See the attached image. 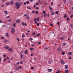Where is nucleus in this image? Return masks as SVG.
I'll list each match as a JSON object with an SVG mask.
<instances>
[{
    "mask_svg": "<svg viewBox=\"0 0 73 73\" xmlns=\"http://www.w3.org/2000/svg\"><path fill=\"white\" fill-rule=\"evenodd\" d=\"M66 72L68 73L69 72V71L68 70H65Z\"/></svg>",
    "mask_w": 73,
    "mask_h": 73,
    "instance_id": "f3484780",
    "label": "nucleus"
},
{
    "mask_svg": "<svg viewBox=\"0 0 73 73\" xmlns=\"http://www.w3.org/2000/svg\"><path fill=\"white\" fill-rule=\"evenodd\" d=\"M37 26H39V23H37Z\"/></svg>",
    "mask_w": 73,
    "mask_h": 73,
    "instance_id": "338daca9",
    "label": "nucleus"
},
{
    "mask_svg": "<svg viewBox=\"0 0 73 73\" xmlns=\"http://www.w3.org/2000/svg\"><path fill=\"white\" fill-rule=\"evenodd\" d=\"M2 7H4V5L3 4L1 5Z\"/></svg>",
    "mask_w": 73,
    "mask_h": 73,
    "instance_id": "72a5a7b5",
    "label": "nucleus"
},
{
    "mask_svg": "<svg viewBox=\"0 0 73 73\" xmlns=\"http://www.w3.org/2000/svg\"><path fill=\"white\" fill-rule=\"evenodd\" d=\"M20 63L21 64H23V61H21L20 62Z\"/></svg>",
    "mask_w": 73,
    "mask_h": 73,
    "instance_id": "58836bf2",
    "label": "nucleus"
},
{
    "mask_svg": "<svg viewBox=\"0 0 73 73\" xmlns=\"http://www.w3.org/2000/svg\"><path fill=\"white\" fill-rule=\"evenodd\" d=\"M69 55H71V54H72V52H70L69 53Z\"/></svg>",
    "mask_w": 73,
    "mask_h": 73,
    "instance_id": "a18cd8bd",
    "label": "nucleus"
},
{
    "mask_svg": "<svg viewBox=\"0 0 73 73\" xmlns=\"http://www.w3.org/2000/svg\"><path fill=\"white\" fill-rule=\"evenodd\" d=\"M64 17H67V16L66 15V14H65L64 16Z\"/></svg>",
    "mask_w": 73,
    "mask_h": 73,
    "instance_id": "c756f323",
    "label": "nucleus"
},
{
    "mask_svg": "<svg viewBox=\"0 0 73 73\" xmlns=\"http://www.w3.org/2000/svg\"><path fill=\"white\" fill-rule=\"evenodd\" d=\"M22 37H25V35H23L22 36Z\"/></svg>",
    "mask_w": 73,
    "mask_h": 73,
    "instance_id": "864d4df0",
    "label": "nucleus"
},
{
    "mask_svg": "<svg viewBox=\"0 0 73 73\" xmlns=\"http://www.w3.org/2000/svg\"><path fill=\"white\" fill-rule=\"evenodd\" d=\"M51 5H53V2H51Z\"/></svg>",
    "mask_w": 73,
    "mask_h": 73,
    "instance_id": "473e14b6",
    "label": "nucleus"
},
{
    "mask_svg": "<svg viewBox=\"0 0 73 73\" xmlns=\"http://www.w3.org/2000/svg\"><path fill=\"white\" fill-rule=\"evenodd\" d=\"M5 48H6V49H8V48H9V46H5Z\"/></svg>",
    "mask_w": 73,
    "mask_h": 73,
    "instance_id": "0eeeda50",
    "label": "nucleus"
},
{
    "mask_svg": "<svg viewBox=\"0 0 73 73\" xmlns=\"http://www.w3.org/2000/svg\"><path fill=\"white\" fill-rule=\"evenodd\" d=\"M32 12L33 13H35V12L34 11H32Z\"/></svg>",
    "mask_w": 73,
    "mask_h": 73,
    "instance_id": "79ce46f5",
    "label": "nucleus"
},
{
    "mask_svg": "<svg viewBox=\"0 0 73 73\" xmlns=\"http://www.w3.org/2000/svg\"><path fill=\"white\" fill-rule=\"evenodd\" d=\"M57 24H58V25H60V22H58L57 23Z\"/></svg>",
    "mask_w": 73,
    "mask_h": 73,
    "instance_id": "c9c22d12",
    "label": "nucleus"
},
{
    "mask_svg": "<svg viewBox=\"0 0 73 73\" xmlns=\"http://www.w3.org/2000/svg\"><path fill=\"white\" fill-rule=\"evenodd\" d=\"M13 27H16V23H14L13 24Z\"/></svg>",
    "mask_w": 73,
    "mask_h": 73,
    "instance_id": "9b49d317",
    "label": "nucleus"
},
{
    "mask_svg": "<svg viewBox=\"0 0 73 73\" xmlns=\"http://www.w3.org/2000/svg\"><path fill=\"white\" fill-rule=\"evenodd\" d=\"M8 22H9L10 21H11L12 20H11V19H9V20H8Z\"/></svg>",
    "mask_w": 73,
    "mask_h": 73,
    "instance_id": "a19ab883",
    "label": "nucleus"
},
{
    "mask_svg": "<svg viewBox=\"0 0 73 73\" xmlns=\"http://www.w3.org/2000/svg\"><path fill=\"white\" fill-rule=\"evenodd\" d=\"M4 37L2 36V37H1V39H4Z\"/></svg>",
    "mask_w": 73,
    "mask_h": 73,
    "instance_id": "de8ad7c7",
    "label": "nucleus"
},
{
    "mask_svg": "<svg viewBox=\"0 0 73 73\" xmlns=\"http://www.w3.org/2000/svg\"><path fill=\"white\" fill-rule=\"evenodd\" d=\"M2 1L3 2H5V0H2Z\"/></svg>",
    "mask_w": 73,
    "mask_h": 73,
    "instance_id": "774afa93",
    "label": "nucleus"
},
{
    "mask_svg": "<svg viewBox=\"0 0 73 73\" xmlns=\"http://www.w3.org/2000/svg\"><path fill=\"white\" fill-rule=\"evenodd\" d=\"M48 72H52V69H48Z\"/></svg>",
    "mask_w": 73,
    "mask_h": 73,
    "instance_id": "1a4fd4ad",
    "label": "nucleus"
},
{
    "mask_svg": "<svg viewBox=\"0 0 73 73\" xmlns=\"http://www.w3.org/2000/svg\"><path fill=\"white\" fill-rule=\"evenodd\" d=\"M26 3H27V4H29V1H26Z\"/></svg>",
    "mask_w": 73,
    "mask_h": 73,
    "instance_id": "680f3d73",
    "label": "nucleus"
},
{
    "mask_svg": "<svg viewBox=\"0 0 73 73\" xmlns=\"http://www.w3.org/2000/svg\"><path fill=\"white\" fill-rule=\"evenodd\" d=\"M37 36H40V33H38L37 35Z\"/></svg>",
    "mask_w": 73,
    "mask_h": 73,
    "instance_id": "09e8293b",
    "label": "nucleus"
},
{
    "mask_svg": "<svg viewBox=\"0 0 73 73\" xmlns=\"http://www.w3.org/2000/svg\"><path fill=\"white\" fill-rule=\"evenodd\" d=\"M58 50L59 52H60V51H61V48H60V47L58 48Z\"/></svg>",
    "mask_w": 73,
    "mask_h": 73,
    "instance_id": "39448f33",
    "label": "nucleus"
},
{
    "mask_svg": "<svg viewBox=\"0 0 73 73\" xmlns=\"http://www.w3.org/2000/svg\"><path fill=\"white\" fill-rule=\"evenodd\" d=\"M45 50H46L48 49V47H47V46L45 47Z\"/></svg>",
    "mask_w": 73,
    "mask_h": 73,
    "instance_id": "b1692460",
    "label": "nucleus"
},
{
    "mask_svg": "<svg viewBox=\"0 0 73 73\" xmlns=\"http://www.w3.org/2000/svg\"><path fill=\"white\" fill-rule=\"evenodd\" d=\"M49 64H51V63H52V62H50V61H49Z\"/></svg>",
    "mask_w": 73,
    "mask_h": 73,
    "instance_id": "603ef678",
    "label": "nucleus"
},
{
    "mask_svg": "<svg viewBox=\"0 0 73 73\" xmlns=\"http://www.w3.org/2000/svg\"><path fill=\"white\" fill-rule=\"evenodd\" d=\"M70 27H73V25H72V24H70Z\"/></svg>",
    "mask_w": 73,
    "mask_h": 73,
    "instance_id": "5fc2aeb1",
    "label": "nucleus"
},
{
    "mask_svg": "<svg viewBox=\"0 0 73 73\" xmlns=\"http://www.w3.org/2000/svg\"><path fill=\"white\" fill-rule=\"evenodd\" d=\"M36 35V33H33L32 34V35Z\"/></svg>",
    "mask_w": 73,
    "mask_h": 73,
    "instance_id": "4be33fe9",
    "label": "nucleus"
},
{
    "mask_svg": "<svg viewBox=\"0 0 73 73\" xmlns=\"http://www.w3.org/2000/svg\"><path fill=\"white\" fill-rule=\"evenodd\" d=\"M62 55H64V54H65V52H62Z\"/></svg>",
    "mask_w": 73,
    "mask_h": 73,
    "instance_id": "4c0bfd02",
    "label": "nucleus"
},
{
    "mask_svg": "<svg viewBox=\"0 0 73 73\" xmlns=\"http://www.w3.org/2000/svg\"><path fill=\"white\" fill-rule=\"evenodd\" d=\"M23 2H21V3H19V7H20V5H22V4H23Z\"/></svg>",
    "mask_w": 73,
    "mask_h": 73,
    "instance_id": "20e7f679",
    "label": "nucleus"
},
{
    "mask_svg": "<svg viewBox=\"0 0 73 73\" xmlns=\"http://www.w3.org/2000/svg\"><path fill=\"white\" fill-rule=\"evenodd\" d=\"M30 40H33V38H31L30 39Z\"/></svg>",
    "mask_w": 73,
    "mask_h": 73,
    "instance_id": "37998d69",
    "label": "nucleus"
},
{
    "mask_svg": "<svg viewBox=\"0 0 73 73\" xmlns=\"http://www.w3.org/2000/svg\"><path fill=\"white\" fill-rule=\"evenodd\" d=\"M8 50H9L10 51H11V50H12V49L10 48V49H8Z\"/></svg>",
    "mask_w": 73,
    "mask_h": 73,
    "instance_id": "7c9ffc66",
    "label": "nucleus"
},
{
    "mask_svg": "<svg viewBox=\"0 0 73 73\" xmlns=\"http://www.w3.org/2000/svg\"><path fill=\"white\" fill-rule=\"evenodd\" d=\"M67 20H69V21H70V20H69V18H67Z\"/></svg>",
    "mask_w": 73,
    "mask_h": 73,
    "instance_id": "2f4dec72",
    "label": "nucleus"
},
{
    "mask_svg": "<svg viewBox=\"0 0 73 73\" xmlns=\"http://www.w3.org/2000/svg\"><path fill=\"white\" fill-rule=\"evenodd\" d=\"M63 3H65V2H66V0H63Z\"/></svg>",
    "mask_w": 73,
    "mask_h": 73,
    "instance_id": "3c124183",
    "label": "nucleus"
},
{
    "mask_svg": "<svg viewBox=\"0 0 73 73\" xmlns=\"http://www.w3.org/2000/svg\"><path fill=\"white\" fill-rule=\"evenodd\" d=\"M57 72H58V73H60V72H61L60 70H57Z\"/></svg>",
    "mask_w": 73,
    "mask_h": 73,
    "instance_id": "13d9d810",
    "label": "nucleus"
},
{
    "mask_svg": "<svg viewBox=\"0 0 73 73\" xmlns=\"http://www.w3.org/2000/svg\"><path fill=\"white\" fill-rule=\"evenodd\" d=\"M49 8L50 9V10H51V11H52V8L51 7H50V6H49Z\"/></svg>",
    "mask_w": 73,
    "mask_h": 73,
    "instance_id": "aec40b11",
    "label": "nucleus"
},
{
    "mask_svg": "<svg viewBox=\"0 0 73 73\" xmlns=\"http://www.w3.org/2000/svg\"><path fill=\"white\" fill-rule=\"evenodd\" d=\"M56 14H58V11H57L56 12Z\"/></svg>",
    "mask_w": 73,
    "mask_h": 73,
    "instance_id": "6e6d98bb",
    "label": "nucleus"
},
{
    "mask_svg": "<svg viewBox=\"0 0 73 73\" xmlns=\"http://www.w3.org/2000/svg\"><path fill=\"white\" fill-rule=\"evenodd\" d=\"M50 13H51V15H54V12H53V11H51L50 12Z\"/></svg>",
    "mask_w": 73,
    "mask_h": 73,
    "instance_id": "7ed1b4c3",
    "label": "nucleus"
},
{
    "mask_svg": "<svg viewBox=\"0 0 73 73\" xmlns=\"http://www.w3.org/2000/svg\"><path fill=\"white\" fill-rule=\"evenodd\" d=\"M27 16V15L26 14H25L24 15V16L25 17V16Z\"/></svg>",
    "mask_w": 73,
    "mask_h": 73,
    "instance_id": "49530a36",
    "label": "nucleus"
},
{
    "mask_svg": "<svg viewBox=\"0 0 73 73\" xmlns=\"http://www.w3.org/2000/svg\"><path fill=\"white\" fill-rule=\"evenodd\" d=\"M30 50H33V48H30Z\"/></svg>",
    "mask_w": 73,
    "mask_h": 73,
    "instance_id": "8fccbe9b",
    "label": "nucleus"
},
{
    "mask_svg": "<svg viewBox=\"0 0 73 73\" xmlns=\"http://www.w3.org/2000/svg\"><path fill=\"white\" fill-rule=\"evenodd\" d=\"M34 21H36V19H35L34 20Z\"/></svg>",
    "mask_w": 73,
    "mask_h": 73,
    "instance_id": "69168bd1",
    "label": "nucleus"
},
{
    "mask_svg": "<svg viewBox=\"0 0 73 73\" xmlns=\"http://www.w3.org/2000/svg\"><path fill=\"white\" fill-rule=\"evenodd\" d=\"M25 26H27V24L26 23H25Z\"/></svg>",
    "mask_w": 73,
    "mask_h": 73,
    "instance_id": "4d7b16f0",
    "label": "nucleus"
},
{
    "mask_svg": "<svg viewBox=\"0 0 73 73\" xmlns=\"http://www.w3.org/2000/svg\"><path fill=\"white\" fill-rule=\"evenodd\" d=\"M34 68V67H32L31 68V69H33Z\"/></svg>",
    "mask_w": 73,
    "mask_h": 73,
    "instance_id": "0e129e2a",
    "label": "nucleus"
},
{
    "mask_svg": "<svg viewBox=\"0 0 73 73\" xmlns=\"http://www.w3.org/2000/svg\"><path fill=\"white\" fill-rule=\"evenodd\" d=\"M27 52H28V50H25V54H27Z\"/></svg>",
    "mask_w": 73,
    "mask_h": 73,
    "instance_id": "9d476101",
    "label": "nucleus"
},
{
    "mask_svg": "<svg viewBox=\"0 0 73 73\" xmlns=\"http://www.w3.org/2000/svg\"><path fill=\"white\" fill-rule=\"evenodd\" d=\"M6 35L7 36V37H9V34H8V33H6Z\"/></svg>",
    "mask_w": 73,
    "mask_h": 73,
    "instance_id": "dca6fc26",
    "label": "nucleus"
},
{
    "mask_svg": "<svg viewBox=\"0 0 73 73\" xmlns=\"http://www.w3.org/2000/svg\"><path fill=\"white\" fill-rule=\"evenodd\" d=\"M27 19H28V20H29L30 19V18H29V17L27 16Z\"/></svg>",
    "mask_w": 73,
    "mask_h": 73,
    "instance_id": "6ab92c4d",
    "label": "nucleus"
},
{
    "mask_svg": "<svg viewBox=\"0 0 73 73\" xmlns=\"http://www.w3.org/2000/svg\"><path fill=\"white\" fill-rule=\"evenodd\" d=\"M10 3L11 5H13V2L11 1Z\"/></svg>",
    "mask_w": 73,
    "mask_h": 73,
    "instance_id": "a211bd4d",
    "label": "nucleus"
},
{
    "mask_svg": "<svg viewBox=\"0 0 73 73\" xmlns=\"http://www.w3.org/2000/svg\"><path fill=\"white\" fill-rule=\"evenodd\" d=\"M5 4H6V5H9V4H10V3H6Z\"/></svg>",
    "mask_w": 73,
    "mask_h": 73,
    "instance_id": "2eb2a0df",
    "label": "nucleus"
},
{
    "mask_svg": "<svg viewBox=\"0 0 73 73\" xmlns=\"http://www.w3.org/2000/svg\"><path fill=\"white\" fill-rule=\"evenodd\" d=\"M10 17V15H9V16L6 17V19H7L8 18H9Z\"/></svg>",
    "mask_w": 73,
    "mask_h": 73,
    "instance_id": "5701e85b",
    "label": "nucleus"
},
{
    "mask_svg": "<svg viewBox=\"0 0 73 73\" xmlns=\"http://www.w3.org/2000/svg\"><path fill=\"white\" fill-rule=\"evenodd\" d=\"M71 58H72V57H70V58H68L69 59H71Z\"/></svg>",
    "mask_w": 73,
    "mask_h": 73,
    "instance_id": "bf43d9fd",
    "label": "nucleus"
},
{
    "mask_svg": "<svg viewBox=\"0 0 73 73\" xmlns=\"http://www.w3.org/2000/svg\"><path fill=\"white\" fill-rule=\"evenodd\" d=\"M16 22L17 23H19V20H17V21H16Z\"/></svg>",
    "mask_w": 73,
    "mask_h": 73,
    "instance_id": "f704fd0d",
    "label": "nucleus"
},
{
    "mask_svg": "<svg viewBox=\"0 0 73 73\" xmlns=\"http://www.w3.org/2000/svg\"><path fill=\"white\" fill-rule=\"evenodd\" d=\"M35 13L36 14H38V12L37 11H36Z\"/></svg>",
    "mask_w": 73,
    "mask_h": 73,
    "instance_id": "ea45409f",
    "label": "nucleus"
},
{
    "mask_svg": "<svg viewBox=\"0 0 73 73\" xmlns=\"http://www.w3.org/2000/svg\"><path fill=\"white\" fill-rule=\"evenodd\" d=\"M55 35V34H54V32H52V35Z\"/></svg>",
    "mask_w": 73,
    "mask_h": 73,
    "instance_id": "cd10ccee",
    "label": "nucleus"
},
{
    "mask_svg": "<svg viewBox=\"0 0 73 73\" xmlns=\"http://www.w3.org/2000/svg\"><path fill=\"white\" fill-rule=\"evenodd\" d=\"M73 17V15H71L70 18H72Z\"/></svg>",
    "mask_w": 73,
    "mask_h": 73,
    "instance_id": "e433bc0d",
    "label": "nucleus"
},
{
    "mask_svg": "<svg viewBox=\"0 0 73 73\" xmlns=\"http://www.w3.org/2000/svg\"><path fill=\"white\" fill-rule=\"evenodd\" d=\"M4 13L6 15H8V13L7 12V11H5L4 12Z\"/></svg>",
    "mask_w": 73,
    "mask_h": 73,
    "instance_id": "ddd939ff",
    "label": "nucleus"
},
{
    "mask_svg": "<svg viewBox=\"0 0 73 73\" xmlns=\"http://www.w3.org/2000/svg\"><path fill=\"white\" fill-rule=\"evenodd\" d=\"M3 57H6V55H3Z\"/></svg>",
    "mask_w": 73,
    "mask_h": 73,
    "instance_id": "e2e57ef3",
    "label": "nucleus"
},
{
    "mask_svg": "<svg viewBox=\"0 0 73 73\" xmlns=\"http://www.w3.org/2000/svg\"><path fill=\"white\" fill-rule=\"evenodd\" d=\"M37 21H39V20H38V18H37Z\"/></svg>",
    "mask_w": 73,
    "mask_h": 73,
    "instance_id": "052dcab7",
    "label": "nucleus"
},
{
    "mask_svg": "<svg viewBox=\"0 0 73 73\" xmlns=\"http://www.w3.org/2000/svg\"><path fill=\"white\" fill-rule=\"evenodd\" d=\"M65 69H68V65H65Z\"/></svg>",
    "mask_w": 73,
    "mask_h": 73,
    "instance_id": "6e6552de",
    "label": "nucleus"
},
{
    "mask_svg": "<svg viewBox=\"0 0 73 73\" xmlns=\"http://www.w3.org/2000/svg\"><path fill=\"white\" fill-rule=\"evenodd\" d=\"M5 40L4 41V42H5V43H6L7 42V40L6 39H5Z\"/></svg>",
    "mask_w": 73,
    "mask_h": 73,
    "instance_id": "c85d7f7f",
    "label": "nucleus"
},
{
    "mask_svg": "<svg viewBox=\"0 0 73 73\" xmlns=\"http://www.w3.org/2000/svg\"><path fill=\"white\" fill-rule=\"evenodd\" d=\"M60 39L61 40H64V37L63 36H62L60 37Z\"/></svg>",
    "mask_w": 73,
    "mask_h": 73,
    "instance_id": "f8f14e48",
    "label": "nucleus"
},
{
    "mask_svg": "<svg viewBox=\"0 0 73 73\" xmlns=\"http://www.w3.org/2000/svg\"><path fill=\"white\" fill-rule=\"evenodd\" d=\"M27 9H31V8H30V7H29L28 6L27 7Z\"/></svg>",
    "mask_w": 73,
    "mask_h": 73,
    "instance_id": "393cba45",
    "label": "nucleus"
},
{
    "mask_svg": "<svg viewBox=\"0 0 73 73\" xmlns=\"http://www.w3.org/2000/svg\"><path fill=\"white\" fill-rule=\"evenodd\" d=\"M14 5L15 7V8L18 9L19 8V3L18 2H16L14 3Z\"/></svg>",
    "mask_w": 73,
    "mask_h": 73,
    "instance_id": "f257e3e1",
    "label": "nucleus"
},
{
    "mask_svg": "<svg viewBox=\"0 0 73 73\" xmlns=\"http://www.w3.org/2000/svg\"><path fill=\"white\" fill-rule=\"evenodd\" d=\"M22 25H23L24 26V23L23 22H22Z\"/></svg>",
    "mask_w": 73,
    "mask_h": 73,
    "instance_id": "bb28decb",
    "label": "nucleus"
},
{
    "mask_svg": "<svg viewBox=\"0 0 73 73\" xmlns=\"http://www.w3.org/2000/svg\"><path fill=\"white\" fill-rule=\"evenodd\" d=\"M11 33L13 34H14L15 33H14V32L15 31V28H12L11 29Z\"/></svg>",
    "mask_w": 73,
    "mask_h": 73,
    "instance_id": "f03ea898",
    "label": "nucleus"
},
{
    "mask_svg": "<svg viewBox=\"0 0 73 73\" xmlns=\"http://www.w3.org/2000/svg\"><path fill=\"white\" fill-rule=\"evenodd\" d=\"M8 20H6V21H4V23H7V22H8Z\"/></svg>",
    "mask_w": 73,
    "mask_h": 73,
    "instance_id": "412c9836",
    "label": "nucleus"
},
{
    "mask_svg": "<svg viewBox=\"0 0 73 73\" xmlns=\"http://www.w3.org/2000/svg\"><path fill=\"white\" fill-rule=\"evenodd\" d=\"M60 62L62 64H64V61L62 60H60Z\"/></svg>",
    "mask_w": 73,
    "mask_h": 73,
    "instance_id": "423d86ee",
    "label": "nucleus"
},
{
    "mask_svg": "<svg viewBox=\"0 0 73 73\" xmlns=\"http://www.w3.org/2000/svg\"><path fill=\"white\" fill-rule=\"evenodd\" d=\"M66 44V43H62V45L63 46H64V45H65Z\"/></svg>",
    "mask_w": 73,
    "mask_h": 73,
    "instance_id": "4468645a",
    "label": "nucleus"
},
{
    "mask_svg": "<svg viewBox=\"0 0 73 73\" xmlns=\"http://www.w3.org/2000/svg\"><path fill=\"white\" fill-rule=\"evenodd\" d=\"M43 14L44 15L45 14H46V12H45V11H43Z\"/></svg>",
    "mask_w": 73,
    "mask_h": 73,
    "instance_id": "a878e982",
    "label": "nucleus"
},
{
    "mask_svg": "<svg viewBox=\"0 0 73 73\" xmlns=\"http://www.w3.org/2000/svg\"><path fill=\"white\" fill-rule=\"evenodd\" d=\"M19 68L20 69H21V68H22V67H21V66H19Z\"/></svg>",
    "mask_w": 73,
    "mask_h": 73,
    "instance_id": "c03bdc74",
    "label": "nucleus"
}]
</instances>
